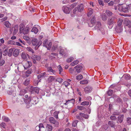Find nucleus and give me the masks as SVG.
I'll list each match as a JSON object with an SVG mask.
<instances>
[{"mask_svg": "<svg viewBox=\"0 0 131 131\" xmlns=\"http://www.w3.org/2000/svg\"><path fill=\"white\" fill-rule=\"evenodd\" d=\"M19 30L20 32L22 33L24 35H26L27 34L29 30V27H26L24 28V26L23 24L20 25L19 26Z\"/></svg>", "mask_w": 131, "mask_h": 131, "instance_id": "nucleus-1", "label": "nucleus"}, {"mask_svg": "<svg viewBox=\"0 0 131 131\" xmlns=\"http://www.w3.org/2000/svg\"><path fill=\"white\" fill-rule=\"evenodd\" d=\"M118 10L119 11H122L126 13L128 12V6L125 4L118 5Z\"/></svg>", "mask_w": 131, "mask_h": 131, "instance_id": "nucleus-2", "label": "nucleus"}, {"mask_svg": "<svg viewBox=\"0 0 131 131\" xmlns=\"http://www.w3.org/2000/svg\"><path fill=\"white\" fill-rule=\"evenodd\" d=\"M36 98V97H34L32 99H31L30 97L28 98L26 100V102L27 103H31L33 104H36L35 100Z\"/></svg>", "mask_w": 131, "mask_h": 131, "instance_id": "nucleus-3", "label": "nucleus"}, {"mask_svg": "<svg viewBox=\"0 0 131 131\" xmlns=\"http://www.w3.org/2000/svg\"><path fill=\"white\" fill-rule=\"evenodd\" d=\"M116 20H117L115 18H109L108 19V24L109 25H112L116 22Z\"/></svg>", "mask_w": 131, "mask_h": 131, "instance_id": "nucleus-4", "label": "nucleus"}, {"mask_svg": "<svg viewBox=\"0 0 131 131\" xmlns=\"http://www.w3.org/2000/svg\"><path fill=\"white\" fill-rule=\"evenodd\" d=\"M75 102V99H72L70 100H68L66 102L64 103L65 105H71L72 106Z\"/></svg>", "mask_w": 131, "mask_h": 131, "instance_id": "nucleus-5", "label": "nucleus"}, {"mask_svg": "<svg viewBox=\"0 0 131 131\" xmlns=\"http://www.w3.org/2000/svg\"><path fill=\"white\" fill-rule=\"evenodd\" d=\"M49 120L50 123L53 124H58V123L56 121L55 118L53 117H50L49 118Z\"/></svg>", "mask_w": 131, "mask_h": 131, "instance_id": "nucleus-6", "label": "nucleus"}, {"mask_svg": "<svg viewBox=\"0 0 131 131\" xmlns=\"http://www.w3.org/2000/svg\"><path fill=\"white\" fill-rule=\"evenodd\" d=\"M32 65L31 62L30 61H26L24 65V67L25 69H27V68L31 67Z\"/></svg>", "mask_w": 131, "mask_h": 131, "instance_id": "nucleus-7", "label": "nucleus"}, {"mask_svg": "<svg viewBox=\"0 0 131 131\" xmlns=\"http://www.w3.org/2000/svg\"><path fill=\"white\" fill-rule=\"evenodd\" d=\"M74 68L76 69V70L78 73H79L82 70L83 67L82 66L78 65L75 66Z\"/></svg>", "mask_w": 131, "mask_h": 131, "instance_id": "nucleus-8", "label": "nucleus"}, {"mask_svg": "<svg viewBox=\"0 0 131 131\" xmlns=\"http://www.w3.org/2000/svg\"><path fill=\"white\" fill-rule=\"evenodd\" d=\"M58 68L59 71V74L62 76H64L65 74V72H63L62 73L63 71V69L61 66L59 65L58 67Z\"/></svg>", "mask_w": 131, "mask_h": 131, "instance_id": "nucleus-9", "label": "nucleus"}, {"mask_svg": "<svg viewBox=\"0 0 131 131\" xmlns=\"http://www.w3.org/2000/svg\"><path fill=\"white\" fill-rule=\"evenodd\" d=\"M115 30L117 32H120L122 31L123 28L122 26L117 25L116 27Z\"/></svg>", "mask_w": 131, "mask_h": 131, "instance_id": "nucleus-10", "label": "nucleus"}, {"mask_svg": "<svg viewBox=\"0 0 131 131\" xmlns=\"http://www.w3.org/2000/svg\"><path fill=\"white\" fill-rule=\"evenodd\" d=\"M84 91L86 93H90L92 90V88L91 86H88L86 87L84 89Z\"/></svg>", "mask_w": 131, "mask_h": 131, "instance_id": "nucleus-11", "label": "nucleus"}, {"mask_svg": "<svg viewBox=\"0 0 131 131\" xmlns=\"http://www.w3.org/2000/svg\"><path fill=\"white\" fill-rule=\"evenodd\" d=\"M63 11L66 14H68L70 13V9L67 7H64L63 8Z\"/></svg>", "mask_w": 131, "mask_h": 131, "instance_id": "nucleus-12", "label": "nucleus"}, {"mask_svg": "<svg viewBox=\"0 0 131 131\" xmlns=\"http://www.w3.org/2000/svg\"><path fill=\"white\" fill-rule=\"evenodd\" d=\"M101 23L100 22H97V23L96 26L95 27V29L97 30H102L101 27Z\"/></svg>", "mask_w": 131, "mask_h": 131, "instance_id": "nucleus-13", "label": "nucleus"}, {"mask_svg": "<svg viewBox=\"0 0 131 131\" xmlns=\"http://www.w3.org/2000/svg\"><path fill=\"white\" fill-rule=\"evenodd\" d=\"M46 129L47 131H51L53 129V127L50 124H47L46 126Z\"/></svg>", "mask_w": 131, "mask_h": 131, "instance_id": "nucleus-14", "label": "nucleus"}, {"mask_svg": "<svg viewBox=\"0 0 131 131\" xmlns=\"http://www.w3.org/2000/svg\"><path fill=\"white\" fill-rule=\"evenodd\" d=\"M19 52V50L18 49H15L14 50L13 52V55L15 57L17 56Z\"/></svg>", "mask_w": 131, "mask_h": 131, "instance_id": "nucleus-15", "label": "nucleus"}, {"mask_svg": "<svg viewBox=\"0 0 131 131\" xmlns=\"http://www.w3.org/2000/svg\"><path fill=\"white\" fill-rule=\"evenodd\" d=\"M47 71L52 73L53 74H54L56 71L53 70L51 67H48L47 68Z\"/></svg>", "mask_w": 131, "mask_h": 131, "instance_id": "nucleus-16", "label": "nucleus"}, {"mask_svg": "<svg viewBox=\"0 0 131 131\" xmlns=\"http://www.w3.org/2000/svg\"><path fill=\"white\" fill-rule=\"evenodd\" d=\"M77 7L78 8V11L79 12H81L83 9V5L82 4H80L78 5Z\"/></svg>", "mask_w": 131, "mask_h": 131, "instance_id": "nucleus-17", "label": "nucleus"}, {"mask_svg": "<svg viewBox=\"0 0 131 131\" xmlns=\"http://www.w3.org/2000/svg\"><path fill=\"white\" fill-rule=\"evenodd\" d=\"M28 56V55L25 52H22L21 55L22 58L24 59H26Z\"/></svg>", "mask_w": 131, "mask_h": 131, "instance_id": "nucleus-18", "label": "nucleus"}, {"mask_svg": "<svg viewBox=\"0 0 131 131\" xmlns=\"http://www.w3.org/2000/svg\"><path fill=\"white\" fill-rule=\"evenodd\" d=\"M124 116L123 115H119L118 117V121L120 123H121L123 120Z\"/></svg>", "mask_w": 131, "mask_h": 131, "instance_id": "nucleus-19", "label": "nucleus"}, {"mask_svg": "<svg viewBox=\"0 0 131 131\" xmlns=\"http://www.w3.org/2000/svg\"><path fill=\"white\" fill-rule=\"evenodd\" d=\"M31 31L34 32L35 34H37L38 32V30L37 28L35 27H34L32 28Z\"/></svg>", "mask_w": 131, "mask_h": 131, "instance_id": "nucleus-20", "label": "nucleus"}, {"mask_svg": "<svg viewBox=\"0 0 131 131\" xmlns=\"http://www.w3.org/2000/svg\"><path fill=\"white\" fill-rule=\"evenodd\" d=\"M126 25L128 27L129 32L131 33V22L130 20H128Z\"/></svg>", "mask_w": 131, "mask_h": 131, "instance_id": "nucleus-21", "label": "nucleus"}, {"mask_svg": "<svg viewBox=\"0 0 131 131\" xmlns=\"http://www.w3.org/2000/svg\"><path fill=\"white\" fill-rule=\"evenodd\" d=\"M55 78L54 77L52 76H50L48 79V82L50 83L54 80Z\"/></svg>", "mask_w": 131, "mask_h": 131, "instance_id": "nucleus-22", "label": "nucleus"}, {"mask_svg": "<svg viewBox=\"0 0 131 131\" xmlns=\"http://www.w3.org/2000/svg\"><path fill=\"white\" fill-rule=\"evenodd\" d=\"M38 42L37 39L36 38H34L31 41V43L33 46L36 45Z\"/></svg>", "mask_w": 131, "mask_h": 131, "instance_id": "nucleus-23", "label": "nucleus"}, {"mask_svg": "<svg viewBox=\"0 0 131 131\" xmlns=\"http://www.w3.org/2000/svg\"><path fill=\"white\" fill-rule=\"evenodd\" d=\"M93 10L91 8L88 9V16H90L93 14Z\"/></svg>", "mask_w": 131, "mask_h": 131, "instance_id": "nucleus-24", "label": "nucleus"}, {"mask_svg": "<svg viewBox=\"0 0 131 131\" xmlns=\"http://www.w3.org/2000/svg\"><path fill=\"white\" fill-rule=\"evenodd\" d=\"M108 124L111 127L114 128L115 127L114 123L112 121H109L108 122Z\"/></svg>", "mask_w": 131, "mask_h": 131, "instance_id": "nucleus-25", "label": "nucleus"}, {"mask_svg": "<svg viewBox=\"0 0 131 131\" xmlns=\"http://www.w3.org/2000/svg\"><path fill=\"white\" fill-rule=\"evenodd\" d=\"M27 51L31 53H34V51L33 49L29 47H28L26 48Z\"/></svg>", "mask_w": 131, "mask_h": 131, "instance_id": "nucleus-26", "label": "nucleus"}, {"mask_svg": "<svg viewBox=\"0 0 131 131\" xmlns=\"http://www.w3.org/2000/svg\"><path fill=\"white\" fill-rule=\"evenodd\" d=\"M59 112V111H56L53 114V116L56 119H58V115Z\"/></svg>", "mask_w": 131, "mask_h": 131, "instance_id": "nucleus-27", "label": "nucleus"}, {"mask_svg": "<svg viewBox=\"0 0 131 131\" xmlns=\"http://www.w3.org/2000/svg\"><path fill=\"white\" fill-rule=\"evenodd\" d=\"M4 25L7 28H9L11 26V24L8 21H6L4 23Z\"/></svg>", "mask_w": 131, "mask_h": 131, "instance_id": "nucleus-28", "label": "nucleus"}, {"mask_svg": "<svg viewBox=\"0 0 131 131\" xmlns=\"http://www.w3.org/2000/svg\"><path fill=\"white\" fill-rule=\"evenodd\" d=\"M79 115L81 116L82 117H83L85 119H88L89 117L88 115L85 114L83 113H79Z\"/></svg>", "mask_w": 131, "mask_h": 131, "instance_id": "nucleus-29", "label": "nucleus"}, {"mask_svg": "<svg viewBox=\"0 0 131 131\" xmlns=\"http://www.w3.org/2000/svg\"><path fill=\"white\" fill-rule=\"evenodd\" d=\"M101 17L103 20H106L107 18V17L105 14H103L101 15Z\"/></svg>", "mask_w": 131, "mask_h": 131, "instance_id": "nucleus-30", "label": "nucleus"}, {"mask_svg": "<svg viewBox=\"0 0 131 131\" xmlns=\"http://www.w3.org/2000/svg\"><path fill=\"white\" fill-rule=\"evenodd\" d=\"M14 49V48H11L9 50L8 54V56L10 57L12 56Z\"/></svg>", "mask_w": 131, "mask_h": 131, "instance_id": "nucleus-31", "label": "nucleus"}, {"mask_svg": "<svg viewBox=\"0 0 131 131\" xmlns=\"http://www.w3.org/2000/svg\"><path fill=\"white\" fill-rule=\"evenodd\" d=\"M18 25H16L14 27V29L13 33L16 34L17 32L18 29Z\"/></svg>", "mask_w": 131, "mask_h": 131, "instance_id": "nucleus-32", "label": "nucleus"}, {"mask_svg": "<svg viewBox=\"0 0 131 131\" xmlns=\"http://www.w3.org/2000/svg\"><path fill=\"white\" fill-rule=\"evenodd\" d=\"M123 20L121 19H119L117 21V25L122 26V25L123 22Z\"/></svg>", "mask_w": 131, "mask_h": 131, "instance_id": "nucleus-33", "label": "nucleus"}, {"mask_svg": "<svg viewBox=\"0 0 131 131\" xmlns=\"http://www.w3.org/2000/svg\"><path fill=\"white\" fill-rule=\"evenodd\" d=\"M89 104V102L88 101H84V102H82L81 103V105L83 106H88Z\"/></svg>", "mask_w": 131, "mask_h": 131, "instance_id": "nucleus-34", "label": "nucleus"}, {"mask_svg": "<svg viewBox=\"0 0 131 131\" xmlns=\"http://www.w3.org/2000/svg\"><path fill=\"white\" fill-rule=\"evenodd\" d=\"M46 74V73L45 72H43L41 73L40 74H39L38 76V79H39L41 77H43Z\"/></svg>", "mask_w": 131, "mask_h": 131, "instance_id": "nucleus-35", "label": "nucleus"}, {"mask_svg": "<svg viewBox=\"0 0 131 131\" xmlns=\"http://www.w3.org/2000/svg\"><path fill=\"white\" fill-rule=\"evenodd\" d=\"M59 52L60 54L63 55L65 54V51L62 48H60Z\"/></svg>", "mask_w": 131, "mask_h": 131, "instance_id": "nucleus-36", "label": "nucleus"}, {"mask_svg": "<svg viewBox=\"0 0 131 131\" xmlns=\"http://www.w3.org/2000/svg\"><path fill=\"white\" fill-rule=\"evenodd\" d=\"M26 92V91L25 90H22L20 91L19 95H24Z\"/></svg>", "mask_w": 131, "mask_h": 131, "instance_id": "nucleus-37", "label": "nucleus"}, {"mask_svg": "<svg viewBox=\"0 0 131 131\" xmlns=\"http://www.w3.org/2000/svg\"><path fill=\"white\" fill-rule=\"evenodd\" d=\"M2 119L4 121L6 122H8L9 121V119L8 118L5 116H3L2 117Z\"/></svg>", "mask_w": 131, "mask_h": 131, "instance_id": "nucleus-38", "label": "nucleus"}, {"mask_svg": "<svg viewBox=\"0 0 131 131\" xmlns=\"http://www.w3.org/2000/svg\"><path fill=\"white\" fill-rule=\"evenodd\" d=\"M33 91H34L35 93L37 94L39 93V90L38 88L36 87H34L33 88Z\"/></svg>", "mask_w": 131, "mask_h": 131, "instance_id": "nucleus-39", "label": "nucleus"}, {"mask_svg": "<svg viewBox=\"0 0 131 131\" xmlns=\"http://www.w3.org/2000/svg\"><path fill=\"white\" fill-rule=\"evenodd\" d=\"M88 81L87 80H84L80 81V83L81 84H87Z\"/></svg>", "mask_w": 131, "mask_h": 131, "instance_id": "nucleus-40", "label": "nucleus"}, {"mask_svg": "<svg viewBox=\"0 0 131 131\" xmlns=\"http://www.w3.org/2000/svg\"><path fill=\"white\" fill-rule=\"evenodd\" d=\"M83 77L82 75L81 74H79L76 76V79L78 80H80L82 79Z\"/></svg>", "mask_w": 131, "mask_h": 131, "instance_id": "nucleus-41", "label": "nucleus"}, {"mask_svg": "<svg viewBox=\"0 0 131 131\" xmlns=\"http://www.w3.org/2000/svg\"><path fill=\"white\" fill-rule=\"evenodd\" d=\"M78 62L79 61L78 60H76L74 61L73 62H72L71 63V65L72 66H73L77 64Z\"/></svg>", "mask_w": 131, "mask_h": 131, "instance_id": "nucleus-42", "label": "nucleus"}, {"mask_svg": "<svg viewBox=\"0 0 131 131\" xmlns=\"http://www.w3.org/2000/svg\"><path fill=\"white\" fill-rule=\"evenodd\" d=\"M95 17L94 16L93 18L91 20V22L92 25H93L94 24L96 21L95 20Z\"/></svg>", "mask_w": 131, "mask_h": 131, "instance_id": "nucleus-43", "label": "nucleus"}, {"mask_svg": "<svg viewBox=\"0 0 131 131\" xmlns=\"http://www.w3.org/2000/svg\"><path fill=\"white\" fill-rule=\"evenodd\" d=\"M30 80L29 79H27L24 82V84L25 85H28L29 82Z\"/></svg>", "mask_w": 131, "mask_h": 131, "instance_id": "nucleus-44", "label": "nucleus"}, {"mask_svg": "<svg viewBox=\"0 0 131 131\" xmlns=\"http://www.w3.org/2000/svg\"><path fill=\"white\" fill-rule=\"evenodd\" d=\"M51 45L52 42H50L48 44H47V47H46L47 48L48 50H49L51 47Z\"/></svg>", "mask_w": 131, "mask_h": 131, "instance_id": "nucleus-45", "label": "nucleus"}, {"mask_svg": "<svg viewBox=\"0 0 131 131\" xmlns=\"http://www.w3.org/2000/svg\"><path fill=\"white\" fill-rule=\"evenodd\" d=\"M113 91L112 90H109L107 91V94L109 96H111L113 94Z\"/></svg>", "mask_w": 131, "mask_h": 131, "instance_id": "nucleus-46", "label": "nucleus"}, {"mask_svg": "<svg viewBox=\"0 0 131 131\" xmlns=\"http://www.w3.org/2000/svg\"><path fill=\"white\" fill-rule=\"evenodd\" d=\"M78 121L77 120H75L73 122L72 126L73 127H75L77 125V124Z\"/></svg>", "mask_w": 131, "mask_h": 131, "instance_id": "nucleus-47", "label": "nucleus"}, {"mask_svg": "<svg viewBox=\"0 0 131 131\" xmlns=\"http://www.w3.org/2000/svg\"><path fill=\"white\" fill-rule=\"evenodd\" d=\"M56 81L59 83H61L63 82V79L61 78H58L57 79Z\"/></svg>", "mask_w": 131, "mask_h": 131, "instance_id": "nucleus-48", "label": "nucleus"}, {"mask_svg": "<svg viewBox=\"0 0 131 131\" xmlns=\"http://www.w3.org/2000/svg\"><path fill=\"white\" fill-rule=\"evenodd\" d=\"M8 43L12 45H15V42L13 40H10L8 41Z\"/></svg>", "mask_w": 131, "mask_h": 131, "instance_id": "nucleus-49", "label": "nucleus"}, {"mask_svg": "<svg viewBox=\"0 0 131 131\" xmlns=\"http://www.w3.org/2000/svg\"><path fill=\"white\" fill-rule=\"evenodd\" d=\"M106 13L108 16H111L112 14V13L110 11L108 10H106Z\"/></svg>", "mask_w": 131, "mask_h": 131, "instance_id": "nucleus-50", "label": "nucleus"}, {"mask_svg": "<svg viewBox=\"0 0 131 131\" xmlns=\"http://www.w3.org/2000/svg\"><path fill=\"white\" fill-rule=\"evenodd\" d=\"M73 57H71L67 59V62H70L73 60Z\"/></svg>", "mask_w": 131, "mask_h": 131, "instance_id": "nucleus-51", "label": "nucleus"}, {"mask_svg": "<svg viewBox=\"0 0 131 131\" xmlns=\"http://www.w3.org/2000/svg\"><path fill=\"white\" fill-rule=\"evenodd\" d=\"M8 53V50L7 49H5L4 50L3 52V54L4 55L6 56L7 55Z\"/></svg>", "mask_w": 131, "mask_h": 131, "instance_id": "nucleus-52", "label": "nucleus"}, {"mask_svg": "<svg viewBox=\"0 0 131 131\" xmlns=\"http://www.w3.org/2000/svg\"><path fill=\"white\" fill-rule=\"evenodd\" d=\"M47 40H44L43 42V46L45 47H47Z\"/></svg>", "mask_w": 131, "mask_h": 131, "instance_id": "nucleus-53", "label": "nucleus"}, {"mask_svg": "<svg viewBox=\"0 0 131 131\" xmlns=\"http://www.w3.org/2000/svg\"><path fill=\"white\" fill-rule=\"evenodd\" d=\"M127 123L129 124H131V118L129 117L127 118Z\"/></svg>", "mask_w": 131, "mask_h": 131, "instance_id": "nucleus-54", "label": "nucleus"}, {"mask_svg": "<svg viewBox=\"0 0 131 131\" xmlns=\"http://www.w3.org/2000/svg\"><path fill=\"white\" fill-rule=\"evenodd\" d=\"M56 56L57 55V54L55 53H51V54L50 55V56L51 57V59H53L55 58V57H54L53 56Z\"/></svg>", "mask_w": 131, "mask_h": 131, "instance_id": "nucleus-55", "label": "nucleus"}, {"mask_svg": "<svg viewBox=\"0 0 131 131\" xmlns=\"http://www.w3.org/2000/svg\"><path fill=\"white\" fill-rule=\"evenodd\" d=\"M98 2L99 4L102 6L104 5V3L103 1L102 0H98Z\"/></svg>", "mask_w": 131, "mask_h": 131, "instance_id": "nucleus-56", "label": "nucleus"}, {"mask_svg": "<svg viewBox=\"0 0 131 131\" xmlns=\"http://www.w3.org/2000/svg\"><path fill=\"white\" fill-rule=\"evenodd\" d=\"M77 108L79 110H82L84 109V107L83 106H78Z\"/></svg>", "mask_w": 131, "mask_h": 131, "instance_id": "nucleus-57", "label": "nucleus"}, {"mask_svg": "<svg viewBox=\"0 0 131 131\" xmlns=\"http://www.w3.org/2000/svg\"><path fill=\"white\" fill-rule=\"evenodd\" d=\"M64 84L66 87H67L70 85V83L67 81H65L64 83Z\"/></svg>", "mask_w": 131, "mask_h": 131, "instance_id": "nucleus-58", "label": "nucleus"}, {"mask_svg": "<svg viewBox=\"0 0 131 131\" xmlns=\"http://www.w3.org/2000/svg\"><path fill=\"white\" fill-rule=\"evenodd\" d=\"M23 38L24 40H26L27 41L29 39V37L26 36H24Z\"/></svg>", "mask_w": 131, "mask_h": 131, "instance_id": "nucleus-59", "label": "nucleus"}, {"mask_svg": "<svg viewBox=\"0 0 131 131\" xmlns=\"http://www.w3.org/2000/svg\"><path fill=\"white\" fill-rule=\"evenodd\" d=\"M5 61L3 60H1L0 61V66H2L5 63Z\"/></svg>", "mask_w": 131, "mask_h": 131, "instance_id": "nucleus-60", "label": "nucleus"}, {"mask_svg": "<svg viewBox=\"0 0 131 131\" xmlns=\"http://www.w3.org/2000/svg\"><path fill=\"white\" fill-rule=\"evenodd\" d=\"M40 127V128L41 129V128H44V125L42 123H40L39 124V125L38 126Z\"/></svg>", "mask_w": 131, "mask_h": 131, "instance_id": "nucleus-61", "label": "nucleus"}, {"mask_svg": "<svg viewBox=\"0 0 131 131\" xmlns=\"http://www.w3.org/2000/svg\"><path fill=\"white\" fill-rule=\"evenodd\" d=\"M110 119L112 120H115L116 119V118L115 116H112L110 117Z\"/></svg>", "mask_w": 131, "mask_h": 131, "instance_id": "nucleus-62", "label": "nucleus"}, {"mask_svg": "<svg viewBox=\"0 0 131 131\" xmlns=\"http://www.w3.org/2000/svg\"><path fill=\"white\" fill-rule=\"evenodd\" d=\"M41 59V58L40 56H37L35 59L38 61H39Z\"/></svg>", "mask_w": 131, "mask_h": 131, "instance_id": "nucleus-63", "label": "nucleus"}, {"mask_svg": "<svg viewBox=\"0 0 131 131\" xmlns=\"http://www.w3.org/2000/svg\"><path fill=\"white\" fill-rule=\"evenodd\" d=\"M1 126L3 127V128H5L6 127V124L5 123H2L1 124Z\"/></svg>", "mask_w": 131, "mask_h": 131, "instance_id": "nucleus-64", "label": "nucleus"}]
</instances>
